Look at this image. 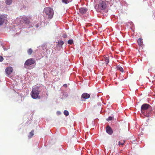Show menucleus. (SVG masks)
Wrapping results in <instances>:
<instances>
[{
  "mask_svg": "<svg viewBox=\"0 0 155 155\" xmlns=\"http://www.w3.org/2000/svg\"><path fill=\"white\" fill-rule=\"evenodd\" d=\"M137 42L139 46H141L142 45L143 42L141 38H139Z\"/></svg>",
  "mask_w": 155,
  "mask_h": 155,
  "instance_id": "ddd939ff",
  "label": "nucleus"
},
{
  "mask_svg": "<svg viewBox=\"0 0 155 155\" xmlns=\"http://www.w3.org/2000/svg\"><path fill=\"white\" fill-rule=\"evenodd\" d=\"M63 37L64 38H66L67 37V35H63Z\"/></svg>",
  "mask_w": 155,
  "mask_h": 155,
  "instance_id": "393cba45",
  "label": "nucleus"
},
{
  "mask_svg": "<svg viewBox=\"0 0 155 155\" xmlns=\"http://www.w3.org/2000/svg\"><path fill=\"white\" fill-rule=\"evenodd\" d=\"M40 91L39 87L35 86L32 88V91L31 92V96L34 99H40V96L39 95Z\"/></svg>",
  "mask_w": 155,
  "mask_h": 155,
  "instance_id": "f257e3e1",
  "label": "nucleus"
},
{
  "mask_svg": "<svg viewBox=\"0 0 155 155\" xmlns=\"http://www.w3.org/2000/svg\"><path fill=\"white\" fill-rule=\"evenodd\" d=\"M13 71V68L12 67H7L5 70V71L6 74L8 75H10Z\"/></svg>",
  "mask_w": 155,
  "mask_h": 155,
  "instance_id": "423d86ee",
  "label": "nucleus"
},
{
  "mask_svg": "<svg viewBox=\"0 0 155 155\" xmlns=\"http://www.w3.org/2000/svg\"><path fill=\"white\" fill-rule=\"evenodd\" d=\"M87 9L84 8H81L79 9V13L83 14H84L87 12Z\"/></svg>",
  "mask_w": 155,
  "mask_h": 155,
  "instance_id": "9b49d317",
  "label": "nucleus"
},
{
  "mask_svg": "<svg viewBox=\"0 0 155 155\" xmlns=\"http://www.w3.org/2000/svg\"><path fill=\"white\" fill-rule=\"evenodd\" d=\"M12 0H6L5 3L7 5H10L12 2Z\"/></svg>",
  "mask_w": 155,
  "mask_h": 155,
  "instance_id": "a211bd4d",
  "label": "nucleus"
},
{
  "mask_svg": "<svg viewBox=\"0 0 155 155\" xmlns=\"http://www.w3.org/2000/svg\"><path fill=\"white\" fill-rule=\"evenodd\" d=\"M34 130H32L29 133V135L28 136L29 137L31 138V137H32L34 134Z\"/></svg>",
  "mask_w": 155,
  "mask_h": 155,
  "instance_id": "dca6fc26",
  "label": "nucleus"
},
{
  "mask_svg": "<svg viewBox=\"0 0 155 155\" xmlns=\"http://www.w3.org/2000/svg\"><path fill=\"white\" fill-rule=\"evenodd\" d=\"M45 13L48 16V17L51 18L54 14V11L52 8L49 7L45 8L44 10Z\"/></svg>",
  "mask_w": 155,
  "mask_h": 155,
  "instance_id": "7ed1b4c3",
  "label": "nucleus"
},
{
  "mask_svg": "<svg viewBox=\"0 0 155 155\" xmlns=\"http://www.w3.org/2000/svg\"><path fill=\"white\" fill-rule=\"evenodd\" d=\"M125 142V140H124L123 141H119L118 142V145H123L124 144V143Z\"/></svg>",
  "mask_w": 155,
  "mask_h": 155,
  "instance_id": "aec40b11",
  "label": "nucleus"
},
{
  "mask_svg": "<svg viewBox=\"0 0 155 155\" xmlns=\"http://www.w3.org/2000/svg\"><path fill=\"white\" fill-rule=\"evenodd\" d=\"M3 59V57L2 56H0V62L2 61Z\"/></svg>",
  "mask_w": 155,
  "mask_h": 155,
  "instance_id": "b1692460",
  "label": "nucleus"
},
{
  "mask_svg": "<svg viewBox=\"0 0 155 155\" xmlns=\"http://www.w3.org/2000/svg\"><path fill=\"white\" fill-rule=\"evenodd\" d=\"M90 97V95L86 93H83L81 95V97L84 99H88Z\"/></svg>",
  "mask_w": 155,
  "mask_h": 155,
  "instance_id": "1a4fd4ad",
  "label": "nucleus"
},
{
  "mask_svg": "<svg viewBox=\"0 0 155 155\" xmlns=\"http://www.w3.org/2000/svg\"><path fill=\"white\" fill-rule=\"evenodd\" d=\"M117 69L120 71L121 72H124V69L122 67L120 66H118L117 67Z\"/></svg>",
  "mask_w": 155,
  "mask_h": 155,
  "instance_id": "f3484780",
  "label": "nucleus"
},
{
  "mask_svg": "<svg viewBox=\"0 0 155 155\" xmlns=\"http://www.w3.org/2000/svg\"><path fill=\"white\" fill-rule=\"evenodd\" d=\"M151 107V106L149 104H144L141 106V111L142 113L144 115L145 114V111Z\"/></svg>",
  "mask_w": 155,
  "mask_h": 155,
  "instance_id": "20e7f679",
  "label": "nucleus"
},
{
  "mask_svg": "<svg viewBox=\"0 0 155 155\" xmlns=\"http://www.w3.org/2000/svg\"><path fill=\"white\" fill-rule=\"evenodd\" d=\"M6 17L2 15H0V26L2 25L4 22Z\"/></svg>",
  "mask_w": 155,
  "mask_h": 155,
  "instance_id": "0eeeda50",
  "label": "nucleus"
},
{
  "mask_svg": "<svg viewBox=\"0 0 155 155\" xmlns=\"http://www.w3.org/2000/svg\"><path fill=\"white\" fill-rule=\"evenodd\" d=\"M64 44V42L62 41H58L57 45L59 47H62Z\"/></svg>",
  "mask_w": 155,
  "mask_h": 155,
  "instance_id": "f8f14e48",
  "label": "nucleus"
},
{
  "mask_svg": "<svg viewBox=\"0 0 155 155\" xmlns=\"http://www.w3.org/2000/svg\"><path fill=\"white\" fill-rule=\"evenodd\" d=\"M23 20L24 22L26 24H29L30 23V21L29 18L26 17H23Z\"/></svg>",
  "mask_w": 155,
  "mask_h": 155,
  "instance_id": "9d476101",
  "label": "nucleus"
},
{
  "mask_svg": "<svg viewBox=\"0 0 155 155\" xmlns=\"http://www.w3.org/2000/svg\"><path fill=\"white\" fill-rule=\"evenodd\" d=\"M98 8L106 12L108 11L107 2L106 1L100 0L98 5Z\"/></svg>",
  "mask_w": 155,
  "mask_h": 155,
  "instance_id": "f03ea898",
  "label": "nucleus"
},
{
  "mask_svg": "<svg viewBox=\"0 0 155 155\" xmlns=\"http://www.w3.org/2000/svg\"><path fill=\"white\" fill-rule=\"evenodd\" d=\"M27 52L28 54L30 55L32 54L33 52V50L31 48H29Z\"/></svg>",
  "mask_w": 155,
  "mask_h": 155,
  "instance_id": "6ab92c4d",
  "label": "nucleus"
},
{
  "mask_svg": "<svg viewBox=\"0 0 155 155\" xmlns=\"http://www.w3.org/2000/svg\"><path fill=\"white\" fill-rule=\"evenodd\" d=\"M106 130L107 133L111 135L113 133V130L111 127L109 126L106 127Z\"/></svg>",
  "mask_w": 155,
  "mask_h": 155,
  "instance_id": "6e6552de",
  "label": "nucleus"
},
{
  "mask_svg": "<svg viewBox=\"0 0 155 155\" xmlns=\"http://www.w3.org/2000/svg\"><path fill=\"white\" fill-rule=\"evenodd\" d=\"M68 44L71 45L73 43V41L72 39L69 40L68 41Z\"/></svg>",
  "mask_w": 155,
  "mask_h": 155,
  "instance_id": "412c9836",
  "label": "nucleus"
},
{
  "mask_svg": "<svg viewBox=\"0 0 155 155\" xmlns=\"http://www.w3.org/2000/svg\"><path fill=\"white\" fill-rule=\"evenodd\" d=\"M71 1V0H62V2L66 4H68Z\"/></svg>",
  "mask_w": 155,
  "mask_h": 155,
  "instance_id": "2eb2a0df",
  "label": "nucleus"
},
{
  "mask_svg": "<svg viewBox=\"0 0 155 155\" xmlns=\"http://www.w3.org/2000/svg\"><path fill=\"white\" fill-rule=\"evenodd\" d=\"M64 114L66 116H68L69 115L68 112L67 110H64Z\"/></svg>",
  "mask_w": 155,
  "mask_h": 155,
  "instance_id": "4be33fe9",
  "label": "nucleus"
},
{
  "mask_svg": "<svg viewBox=\"0 0 155 155\" xmlns=\"http://www.w3.org/2000/svg\"><path fill=\"white\" fill-rule=\"evenodd\" d=\"M35 63V60L32 58H30L27 60L25 63V65L27 66H30L32 64H34Z\"/></svg>",
  "mask_w": 155,
  "mask_h": 155,
  "instance_id": "39448f33",
  "label": "nucleus"
},
{
  "mask_svg": "<svg viewBox=\"0 0 155 155\" xmlns=\"http://www.w3.org/2000/svg\"><path fill=\"white\" fill-rule=\"evenodd\" d=\"M104 61H105V63L106 64H107L109 62V60L108 57L105 56L104 57Z\"/></svg>",
  "mask_w": 155,
  "mask_h": 155,
  "instance_id": "4468645a",
  "label": "nucleus"
},
{
  "mask_svg": "<svg viewBox=\"0 0 155 155\" xmlns=\"http://www.w3.org/2000/svg\"><path fill=\"white\" fill-rule=\"evenodd\" d=\"M113 118V117H109L107 119V120L108 121L109 120H112V119Z\"/></svg>",
  "mask_w": 155,
  "mask_h": 155,
  "instance_id": "5701e85b",
  "label": "nucleus"
},
{
  "mask_svg": "<svg viewBox=\"0 0 155 155\" xmlns=\"http://www.w3.org/2000/svg\"><path fill=\"white\" fill-rule=\"evenodd\" d=\"M64 86L67 87V84H64Z\"/></svg>",
  "mask_w": 155,
  "mask_h": 155,
  "instance_id": "a878e982",
  "label": "nucleus"
}]
</instances>
